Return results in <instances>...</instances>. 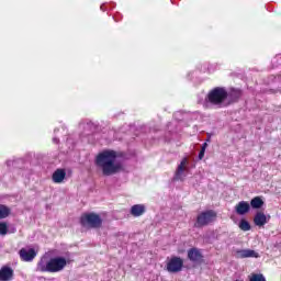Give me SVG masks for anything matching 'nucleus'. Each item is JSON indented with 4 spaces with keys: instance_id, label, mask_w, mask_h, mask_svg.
Masks as SVG:
<instances>
[{
    "instance_id": "obj_3",
    "label": "nucleus",
    "mask_w": 281,
    "mask_h": 281,
    "mask_svg": "<svg viewBox=\"0 0 281 281\" xmlns=\"http://www.w3.org/2000/svg\"><path fill=\"white\" fill-rule=\"evenodd\" d=\"M227 90L225 88H215L207 94V100L215 106H221L227 100Z\"/></svg>"
},
{
    "instance_id": "obj_6",
    "label": "nucleus",
    "mask_w": 281,
    "mask_h": 281,
    "mask_svg": "<svg viewBox=\"0 0 281 281\" xmlns=\"http://www.w3.org/2000/svg\"><path fill=\"white\" fill-rule=\"evenodd\" d=\"M183 269V259L181 257H171L167 261V271L169 273H179Z\"/></svg>"
},
{
    "instance_id": "obj_10",
    "label": "nucleus",
    "mask_w": 281,
    "mask_h": 281,
    "mask_svg": "<svg viewBox=\"0 0 281 281\" xmlns=\"http://www.w3.org/2000/svg\"><path fill=\"white\" fill-rule=\"evenodd\" d=\"M270 218L271 216L265 215L263 212H257L254 218V223L257 225V227H262L269 223Z\"/></svg>"
},
{
    "instance_id": "obj_5",
    "label": "nucleus",
    "mask_w": 281,
    "mask_h": 281,
    "mask_svg": "<svg viewBox=\"0 0 281 281\" xmlns=\"http://www.w3.org/2000/svg\"><path fill=\"white\" fill-rule=\"evenodd\" d=\"M214 221H216V212H202L196 217L195 227H205V225H210V223H214Z\"/></svg>"
},
{
    "instance_id": "obj_13",
    "label": "nucleus",
    "mask_w": 281,
    "mask_h": 281,
    "mask_svg": "<svg viewBox=\"0 0 281 281\" xmlns=\"http://www.w3.org/2000/svg\"><path fill=\"white\" fill-rule=\"evenodd\" d=\"M260 255L251 249H243L237 251V258H259Z\"/></svg>"
},
{
    "instance_id": "obj_15",
    "label": "nucleus",
    "mask_w": 281,
    "mask_h": 281,
    "mask_svg": "<svg viewBox=\"0 0 281 281\" xmlns=\"http://www.w3.org/2000/svg\"><path fill=\"white\" fill-rule=\"evenodd\" d=\"M146 212V206L144 204H135L131 209L132 216H142Z\"/></svg>"
},
{
    "instance_id": "obj_22",
    "label": "nucleus",
    "mask_w": 281,
    "mask_h": 281,
    "mask_svg": "<svg viewBox=\"0 0 281 281\" xmlns=\"http://www.w3.org/2000/svg\"><path fill=\"white\" fill-rule=\"evenodd\" d=\"M205 146H207V144H204V147L201 149L199 154V159H203V157L205 156Z\"/></svg>"
},
{
    "instance_id": "obj_18",
    "label": "nucleus",
    "mask_w": 281,
    "mask_h": 281,
    "mask_svg": "<svg viewBox=\"0 0 281 281\" xmlns=\"http://www.w3.org/2000/svg\"><path fill=\"white\" fill-rule=\"evenodd\" d=\"M239 229H241L243 232H249V229H251V225L249 224V222H247V220H241L239 222L238 225Z\"/></svg>"
},
{
    "instance_id": "obj_9",
    "label": "nucleus",
    "mask_w": 281,
    "mask_h": 281,
    "mask_svg": "<svg viewBox=\"0 0 281 281\" xmlns=\"http://www.w3.org/2000/svg\"><path fill=\"white\" fill-rule=\"evenodd\" d=\"M251 210V205L247 201H240L238 204L235 205V212L239 216H245Z\"/></svg>"
},
{
    "instance_id": "obj_19",
    "label": "nucleus",
    "mask_w": 281,
    "mask_h": 281,
    "mask_svg": "<svg viewBox=\"0 0 281 281\" xmlns=\"http://www.w3.org/2000/svg\"><path fill=\"white\" fill-rule=\"evenodd\" d=\"M249 281H267V279L260 273H252L249 276Z\"/></svg>"
},
{
    "instance_id": "obj_1",
    "label": "nucleus",
    "mask_w": 281,
    "mask_h": 281,
    "mask_svg": "<svg viewBox=\"0 0 281 281\" xmlns=\"http://www.w3.org/2000/svg\"><path fill=\"white\" fill-rule=\"evenodd\" d=\"M95 164L105 177H111V175H116L123 170L122 162L117 161V154L113 150H104L99 154Z\"/></svg>"
},
{
    "instance_id": "obj_20",
    "label": "nucleus",
    "mask_w": 281,
    "mask_h": 281,
    "mask_svg": "<svg viewBox=\"0 0 281 281\" xmlns=\"http://www.w3.org/2000/svg\"><path fill=\"white\" fill-rule=\"evenodd\" d=\"M229 95L233 100H238V98H240L243 95V92L238 89H233L231 91Z\"/></svg>"
},
{
    "instance_id": "obj_16",
    "label": "nucleus",
    "mask_w": 281,
    "mask_h": 281,
    "mask_svg": "<svg viewBox=\"0 0 281 281\" xmlns=\"http://www.w3.org/2000/svg\"><path fill=\"white\" fill-rule=\"evenodd\" d=\"M250 205L254 210H260V207H262V205H265V201H262V198H260V196H255L250 201Z\"/></svg>"
},
{
    "instance_id": "obj_2",
    "label": "nucleus",
    "mask_w": 281,
    "mask_h": 281,
    "mask_svg": "<svg viewBox=\"0 0 281 281\" xmlns=\"http://www.w3.org/2000/svg\"><path fill=\"white\" fill-rule=\"evenodd\" d=\"M67 267V259L65 257H54L50 260L41 259L37 263V271L48 272V273H58Z\"/></svg>"
},
{
    "instance_id": "obj_4",
    "label": "nucleus",
    "mask_w": 281,
    "mask_h": 281,
    "mask_svg": "<svg viewBox=\"0 0 281 281\" xmlns=\"http://www.w3.org/2000/svg\"><path fill=\"white\" fill-rule=\"evenodd\" d=\"M80 224L87 228H98L102 226V218L95 213H85L80 217Z\"/></svg>"
},
{
    "instance_id": "obj_11",
    "label": "nucleus",
    "mask_w": 281,
    "mask_h": 281,
    "mask_svg": "<svg viewBox=\"0 0 281 281\" xmlns=\"http://www.w3.org/2000/svg\"><path fill=\"white\" fill-rule=\"evenodd\" d=\"M188 258L191 262H201L203 260V255L201 254V250L191 248L188 250Z\"/></svg>"
},
{
    "instance_id": "obj_8",
    "label": "nucleus",
    "mask_w": 281,
    "mask_h": 281,
    "mask_svg": "<svg viewBox=\"0 0 281 281\" xmlns=\"http://www.w3.org/2000/svg\"><path fill=\"white\" fill-rule=\"evenodd\" d=\"M20 258L24 262H32L36 258V250L34 248H22L20 250Z\"/></svg>"
},
{
    "instance_id": "obj_17",
    "label": "nucleus",
    "mask_w": 281,
    "mask_h": 281,
    "mask_svg": "<svg viewBox=\"0 0 281 281\" xmlns=\"http://www.w3.org/2000/svg\"><path fill=\"white\" fill-rule=\"evenodd\" d=\"M8 216H10V209L0 204V218H8Z\"/></svg>"
},
{
    "instance_id": "obj_21",
    "label": "nucleus",
    "mask_w": 281,
    "mask_h": 281,
    "mask_svg": "<svg viewBox=\"0 0 281 281\" xmlns=\"http://www.w3.org/2000/svg\"><path fill=\"white\" fill-rule=\"evenodd\" d=\"M8 234V225L5 223H0V236H5Z\"/></svg>"
},
{
    "instance_id": "obj_12",
    "label": "nucleus",
    "mask_w": 281,
    "mask_h": 281,
    "mask_svg": "<svg viewBox=\"0 0 281 281\" xmlns=\"http://www.w3.org/2000/svg\"><path fill=\"white\" fill-rule=\"evenodd\" d=\"M14 276V271L10 267H2L0 270V281H10Z\"/></svg>"
},
{
    "instance_id": "obj_14",
    "label": "nucleus",
    "mask_w": 281,
    "mask_h": 281,
    "mask_svg": "<svg viewBox=\"0 0 281 281\" xmlns=\"http://www.w3.org/2000/svg\"><path fill=\"white\" fill-rule=\"evenodd\" d=\"M66 176H67V173L65 172V169H57L53 173V181H54V183H63V181H65V177Z\"/></svg>"
},
{
    "instance_id": "obj_7",
    "label": "nucleus",
    "mask_w": 281,
    "mask_h": 281,
    "mask_svg": "<svg viewBox=\"0 0 281 281\" xmlns=\"http://www.w3.org/2000/svg\"><path fill=\"white\" fill-rule=\"evenodd\" d=\"M188 158H183L180 162V165L178 166V169L176 171V179H180L181 181H183L186 179V177H188Z\"/></svg>"
}]
</instances>
